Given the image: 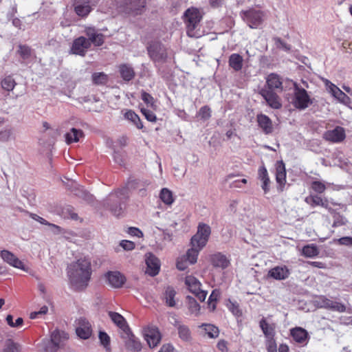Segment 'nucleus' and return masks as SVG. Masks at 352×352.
Returning a JSON list of instances; mask_svg holds the SVG:
<instances>
[{
  "mask_svg": "<svg viewBox=\"0 0 352 352\" xmlns=\"http://www.w3.org/2000/svg\"><path fill=\"white\" fill-rule=\"evenodd\" d=\"M69 286L75 292H82L87 289L91 280L92 269L89 258H79L67 267Z\"/></svg>",
  "mask_w": 352,
  "mask_h": 352,
  "instance_id": "nucleus-1",
  "label": "nucleus"
},
{
  "mask_svg": "<svg viewBox=\"0 0 352 352\" xmlns=\"http://www.w3.org/2000/svg\"><path fill=\"white\" fill-rule=\"evenodd\" d=\"M127 191L126 188L118 189L111 193L105 200V206L113 215L119 217L124 213L128 200Z\"/></svg>",
  "mask_w": 352,
  "mask_h": 352,
  "instance_id": "nucleus-2",
  "label": "nucleus"
},
{
  "mask_svg": "<svg viewBox=\"0 0 352 352\" xmlns=\"http://www.w3.org/2000/svg\"><path fill=\"white\" fill-rule=\"evenodd\" d=\"M146 3V0H115V5L119 11L134 16L144 12Z\"/></svg>",
  "mask_w": 352,
  "mask_h": 352,
  "instance_id": "nucleus-3",
  "label": "nucleus"
},
{
  "mask_svg": "<svg viewBox=\"0 0 352 352\" xmlns=\"http://www.w3.org/2000/svg\"><path fill=\"white\" fill-rule=\"evenodd\" d=\"M201 19L202 15L198 8L190 7L185 11L184 14V21L186 27V33L188 36H195V30Z\"/></svg>",
  "mask_w": 352,
  "mask_h": 352,
  "instance_id": "nucleus-4",
  "label": "nucleus"
},
{
  "mask_svg": "<svg viewBox=\"0 0 352 352\" xmlns=\"http://www.w3.org/2000/svg\"><path fill=\"white\" fill-rule=\"evenodd\" d=\"M241 15L243 21L252 29L259 27L265 20V12L254 8L241 11Z\"/></svg>",
  "mask_w": 352,
  "mask_h": 352,
  "instance_id": "nucleus-5",
  "label": "nucleus"
},
{
  "mask_svg": "<svg viewBox=\"0 0 352 352\" xmlns=\"http://www.w3.org/2000/svg\"><path fill=\"white\" fill-rule=\"evenodd\" d=\"M210 234V227L204 223H199L197 233L191 239L192 246L203 248L206 246Z\"/></svg>",
  "mask_w": 352,
  "mask_h": 352,
  "instance_id": "nucleus-6",
  "label": "nucleus"
},
{
  "mask_svg": "<svg viewBox=\"0 0 352 352\" xmlns=\"http://www.w3.org/2000/svg\"><path fill=\"white\" fill-rule=\"evenodd\" d=\"M312 101L307 91L302 87H299L298 85L294 84V95L293 98V105L299 110L307 109Z\"/></svg>",
  "mask_w": 352,
  "mask_h": 352,
  "instance_id": "nucleus-7",
  "label": "nucleus"
},
{
  "mask_svg": "<svg viewBox=\"0 0 352 352\" xmlns=\"http://www.w3.org/2000/svg\"><path fill=\"white\" fill-rule=\"evenodd\" d=\"M69 338L68 334L64 331L54 330L51 334L50 340L45 346L46 352H56L63 345V342Z\"/></svg>",
  "mask_w": 352,
  "mask_h": 352,
  "instance_id": "nucleus-8",
  "label": "nucleus"
},
{
  "mask_svg": "<svg viewBox=\"0 0 352 352\" xmlns=\"http://www.w3.org/2000/svg\"><path fill=\"white\" fill-rule=\"evenodd\" d=\"M185 285L188 290L193 294L200 301L205 300L207 296V292L201 289V282L192 275L186 276L184 280Z\"/></svg>",
  "mask_w": 352,
  "mask_h": 352,
  "instance_id": "nucleus-9",
  "label": "nucleus"
},
{
  "mask_svg": "<svg viewBox=\"0 0 352 352\" xmlns=\"http://www.w3.org/2000/svg\"><path fill=\"white\" fill-rule=\"evenodd\" d=\"M142 334L151 348L157 346L161 341V333L156 326L148 324L144 327Z\"/></svg>",
  "mask_w": 352,
  "mask_h": 352,
  "instance_id": "nucleus-10",
  "label": "nucleus"
},
{
  "mask_svg": "<svg viewBox=\"0 0 352 352\" xmlns=\"http://www.w3.org/2000/svg\"><path fill=\"white\" fill-rule=\"evenodd\" d=\"M147 49L150 57L154 61H165L168 57L166 49L160 42L151 43Z\"/></svg>",
  "mask_w": 352,
  "mask_h": 352,
  "instance_id": "nucleus-11",
  "label": "nucleus"
},
{
  "mask_svg": "<svg viewBox=\"0 0 352 352\" xmlns=\"http://www.w3.org/2000/svg\"><path fill=\"white\" fill-rule=\"evenodd\" d=\"M76 335L81 339H88L92 334V327L87 319L80 317L76 321Z\"/></svg>",
  "mask_w": 352,
  "mask_h": 352,
  "instance_id": "nucleus-12",
  "label": "nucleus"
},
{
  "mask_svg": "<svg viewBox=\"0 0 352 352\" xmlns=\"http://www.w3.org/2000/svg\"><path fill=\"white\" fill-rule=\"evenodd\" d=\"M317 303L320 307L331 311H338L340 313H342L346 311V307L344 304L332 300L324 296H319Z\"/></svg>",
  "mask_w": 352,
  "mask_h": 352,
  "instance_id": "nucleus-13",
  "label": "nucleus"
},
{
  "mask_svg": "<svg viewBox=\"0 0 352 352\" xmlns=\"http://www.w3.org/2000/svg\"><path fill=\"white\" fill-rule=\"evenodd\" d=\"M92 0H74L73 6L75 13L82 18L87 17L93 10Z\"/></svg>",
  "mask_w": 352,
  "mask_h": 352,
  "instance_id": "nucleus-14",
  "label": "nucleus"
},
{
  "mask_svg": "<svg viewBox=\"0 0 352 352\" xmlns=\"http://www.w3.org/2000/svg\"><path fill=\"white\" fill-rule=\"evenodd\" d=\"M289 335L293 340L301 346H306L309 340V336L306 329L296 327L289 330Z\"/></svg>",
  "mask_w": 352,
  "mask_h": 352,
  "instance_id": "nucleus-15",
  "label": "nucleus"
},
{
  "mask_svg": "<svg viewBox=\"0 0 352 352\" xmlns=\"http://www.w3.org/2000/svg\"><path fill=\"white\" fill-rule=\"evenodd\" d=\"M91 47V43L87 38L81 36L74 39L71 47L72 54L85 56L87 50Z\"/></svg>",
  "mask_w": 352,
  "mask_h": 352,
  "instance_id": "nucleus-16",
  "label": "nucleus"
},
{
  "mask_svg": "<svg viewBox=\"0 0 352 352\" xmlns=\"http://www.w3.org/2000/svg\"><path fill=\"white\" fill-rule=\"evenodd\" d=\"M260 94L271 108L279 109L282 107L281 100L274 91L262 89L260 91Z\"/></svg>",
  "mask_w": 352,
  "mask_h": 352,
  "instance_id": "nucleus-17",
  "label": "nucleus"
},
{
  "mask_svg": "<svg viewBox=\"0 0 352 352\" xmlns=\"http://www.w3.org/2000/svg\"><path fill=\"white\" fill-rule=\"evenodd\" d=\"M346 138L345 131L342 126H336L333 130H328L323 134V138L332 143H340Z\"/></svg>",
  "mask_w": 352,
  "mask_h": 352,
  "instance_id": "nucleus-18",
  "label": "nucleus"
},
{
  "mask_svg": "<svg viewBox=\"0 0 352 352\" xmlns=\"http://www.w3.org/2000/svg\"><path fill=\"white\" fill-rule=\"evenodd\" d=\"M84 32L88 37L87 41H89L91 45L93 44L96 47H100L104 43V35L98 32L96 28L87 27Z\"/></svg>",
  "mask_w": 352,
  "mask_h": 352,
  "instance_id": "nucleus-19",
  "label": "nucleus"
},
{
  "mask_svg": "<svg viewBox=\"0 0 352 352\" xmlns=\"http://www.w3.org/2000/svg\"><path fill=\"white\" fill-rule=\"evenodd\" d=\"M108 284L113 288L122 287L126 282V277L120 272L109 271L105 274Z\"/></svg>",
  "mask_w": 352,
  "mask_h": 352,
  "instance_id": "nucleus-20",
  "label": "nucleus"
},
{
  "mask_svg": "<svg viewBox=\"0 0 352 352\" xmlns=\"http://www.w3.org/2000/svg\"><path fill=\"white\" fill-rule=\"evenodd\" d=\"M122 337L126 340L125 345L127 349L133 351H140L142 345L139 340L129 329V332H124Z\"/></svg>",
  "mask_w": 352,
  "mask_h": 352,
  "instance_id": "nucleus-21",
  "label": "nucleus"
},
{
  "mask_svg": "<svg viewBox=\"0 0 352 352\" xmlns=\"http://www.w3.org/2000/svg\"><path fill=\"white\" fill-rule=\"evenodd\" d=\"M0 256L4 262L7 263L10 265L20 270H25L23 263L19 260L12 252L6 250H3L1 251Z\"/></svg>",
  "mask_w": 352,
  "mask_h": 352,
  "instance_id": "nucleus-22",
  "label": "nucleus"
},
{
  "mask_svg": "<svg viewBox=\"0 0 352 352\" xmlns=\"http://www.w3.org/2000/svg\"><path fill=\"white\" fill-rule=\"evenodd\" d=\"M290 274L289 270L285 265L276 266L269 270L267 276L275 280H282L287 278Z\"/></svg>",
  "mask_w": 352,
  "mask_h": 352,
  "instance_id": "nucleus-23",
  "label": "nucleus"
},
{
  "mask_svg": "<svg viewBox=\"0 0 352 352\" xmlns=\"http://www.w3.org/2000/svg\"><path fill=\"white\" fill-rule=\"evenodd\" d=\"M267 90H276L281 92L283 90V81L280 76L276 74H270L266 78Z\"/></svg>",
  "mask_w": 352,
  "mask_h": 352,
  "instance_id": "nucleus-24",
  "label": "nucleus"
},
{
  "mask_svg": "<svg viewBox=\"0 0 352 352\" xmlns=\"http://www.w3.org/2000/svg\"><path fill=\"white\" fill-rule=\"evenodd\" d=\"M286 175L285 163L282 160L278 161L276 163V181L281 191L283 190L286 184Z\"/></svg>",
  "mask_w": 352,
  "mask_h": 352,
  "instance_id": "nucleus-25",
  "label": "nucleus"
},
{
  "mask_svg": "<svg viewBox=\"0 0 352 352\" xmlns=\"http://www.w3.org/2000/svg\"><path fill=\"white\" fill-rule=\"evenodd\" d=\"M256 122L258 123V126L262 129L265 134L268 135L273 132V123L272 120L267 116L263 113L257 114Z\"/></svg>",
  "mask_w": 352,
  "mask_h": 352,
  "instance_id": "nucleus-26",
  "label": "nucleus"
},
{
  "mask_svg": "<svg viewBox=\"0 0 352 352\" xmlns=\"http://www.w3.org/2000/svg\"><path fill=\"white\" fill-rule=\"evenodd\" d=\"M210 261L214 267L222 270L227 268L230 264V261L227 256L221 252L212 254Z\"/></svg>",
  "mask_w": 352,
  "mask_h": 352,
  "instance_id": "nucleus-27",
  "label": "nucleus"
},
{
  "mask_svg": "<svg viewBox=\"0 0 352 352\" xmlns=\"http://www.w3.org/2000/svg\"><path fill=\"white\" fill-rule=\"evenodd\" d=\"M108 315L112 322L122 331V333L129 331L130 327L121 314L114 311H109Z\"/></svg>",
  "mask_w": 352,
  "mask_h": 352,
  "instance_id": "nucleus-28",
  "label": "nucleus"
},
{
  "mask_svg": "<svg viewBox=\"0 0 352 352\" xmlns=\"http://www.w3.org/2000/svg\"><path fill=\"white\" fill-rule=\"evenodd\" d=\"M146 264L147 265L146 272L148 274L155 276L159 273L160 268V261L154 255L149 254L146 259Z\"/></svg>",
  "mask_w": 352,
  "mask_h": 352,
  "instance_id": "nucleus-29",
  "label": "nucleus"
},
{
  "mask_svg": "<svg viewBox=\"0 0 352 352\" xmlns=\"http://www.w3.org/2000/svg\"><path fill=\"white\" fill-rule=\"evenodd\" d=\"M305 202L314 208L322 206L324 208H329V201L327 198H322L318 195H310L305 198Z\"/></svg>",
  "mask_w": 352,
  "mask_h": 352,
  "instance_id": "nucleus-30",
  "label": "nucleus"
},
{
  "mask_svg": "<svg viewBox=\"0 0 352 352\" xmlns=\"http://www.w3.org/2000/svg\"><path fill=\"white\" fill-rule=\"evenodd\" d=\"M258 179L262 181V189L266 194L270 191V179L267 170L264 165L259 167L258 170Z\"/></svg>",
  "mask_w": 352,
  "mask_h": 352,
  "instance_id": "nucleus-31",
  "label": "nucleus"
},
{
  "mask_svg": "<svg viewBox=\"0 0 352 352\" xmlns=\"http://www.w3.org/2000/svg\"><path fill=\"white\" fill-rule=\"evenodd\" d=\"M120 76L124 81L133 80L135 76L133 68L129 64H121L118 67Z\"/></svg>",
  "mask_w": 352,
  "mask_h": 352,
  "instance_id": "nucleus-32",
  "label": "nucleus"
},
{
  "mask_svg": "<svg viewBox=\"0 0 352 352\" xmlns=\"http://www.w3.org/2000/svg\"><path fill=\"white\" fill-rule=\"evenodd\" d=\"M259 325L267 340L274 339L276 328L274 323L270 324L265 318H263L261 320Z\"/></svg>",
  "mask_w": 352,
  "mask_h": 352,
  "instance_id": "nucleus-33",
  "label": "nucleus"
},
{
  "mask_svg": "<svg viewBox=\"0 0 352 352\" xmlns=\"http://www.w3.org/2000/svg\"><path fill=\"white\" fill-rule=\"evenodd\" d=\"M243 58L239 54H232L228 60L229 66L235 72L240 71L243 67Z\"/></svg>",
  "mask_w": 352,
  "mask_h": 352,
  "instance_id": "nucleus-34",
  "label": "nucleus"
},
{
  "mask_svg": "<svg viewBox=\"0 0 352 352\" xmlns=\"http://www.w3.org/2000/svg\"><path fill=\"white\" fill-rule=\"evenodd\" d=\"M84 133L82 130L72 128L68 133L65 134L66 142L70 144L74 142H78L80 138L83 137Z\"/></svg>",
  "mask_w": 352,
  "mask_h": 352,
  "instance_id": "nucleus-35",
  "label": "nucleus"
},
{
  "mask_svg": "<svg viewBox=\"0 0 352 352\" xmlns=\"http://www.w3.org/2000/svg\"><path fill=\"white\" fill-rule=\"evenodd\" d=\"M320 254V251L316 244H308L302 247L301 254L306 258H314Z\"/></svg>",
  "mask_w": 352,
  "mask_h": 352,
  "instance_id": "nucleus-36",
  "label": "nucleus"
},
{
  "mask_svg": "<svg viewBox=\"0 0 352 352\" xmlns=\"http://www.w3.org/2000/svg\"><path fill=\"white\" fill-rule=\"evenodd\" d=\"M21 346L20 344L14 342L12 338L7 339L2 349V352H21Z\"/></svg>",
  "mask_w": 352,
  "mask_h": 352,
  "instance_id": "nucleus-37",
  "label": "nucleus"
},
{
  "mask_svg": "<svg viewBox=\"0 0 352 352\" xmlns=\"http://www.w3.org/2000/svg\"><path fill=\"white\" fill-rule=\"evenodd\" d=\"M210 338H217L219 335V329L217 327L211 324H202L199 326Z\"/></svg>",
  "mask_w": 352,
  "mask_h": 352,
  "instance_id": "nucleus-38",
  "label": "nucleus"
},
{
  "mask_svg": "<svg viewBox=\"0 0 352 352\" xmlns=\"http://www.w3.org/2000/svg\"><path fill=\"white\" fill-rule=\"evenodd\" d=\"M176 295V292L173 287H168L166 288L164 293V299L166 301V305L168 307H173L175 305V297Z\"/></svg>",
  "mask_w": 352,
  "mask_h": 352,
  "instance_id": "nucleus-39",
  "label": "nucleus"
},
{
  "mask_svg": "<svg viewBox=\"0 0 352 352\" xmlns=\"http://www.w3.org/2000/svg\"><path fill=\"white\" fill-rule=\"evenodd\" d=\"M202 248H199V247H192V248L189 249L186 256H184L185 258L189 262L190 264H194L197 262V257L199 255V251Z\"/></svg>",
  "mask_w": 352,
  "mask_h": 352,
  "instance_id": "nucleus-40",
  "label": "nucleus"
},
{
  "mask_svg": "<svg viewBox=\"0 0 352 352\" xmlns=\"http://www.w3.org/2000/svg\"><path fill=\"white\" fill-rule=\"evenodd\" d=\"M124 117L127 120H131L137 126L138 129H141L143 128V124L140 117L133 111H127L124 114Z\"/></svg>",
  "mask_w": 352,
  "mask_h": 352,
  "instance_id": "nucleus-41",
  "label": "nucleus"
},
{
  "mask_svg": "<svg viewBox=\"0 0 352 352\" xmlns=\"http://www.w3.org/2000/svg\"><path fill=\"white\" fill-rule=\"evenodd\" d=\"M329 87L332 95L340 101L344 102L346 99L349 98L347 95L334 84L331 83Z\"/></svg>",
  "mask_w": 352,
  "mask_h": 352,
  "instance_id": "nucleus-42",
  "label": "nucleus"
},
{
  "mask_svg": "<svg viewBox=\"0 0 352 352\" xmlns=\"http://www.w3.org/2000/svg\"><path fill=\"white\" fill-rule=\"evenodd\" d=\"M160 197V199L166 205H171L174 201L173 192L166 188L162 189Z\"/></svg>",
  "mask_w": 352,
  "mask_h": 352,
  "instance_id": "nucleus-43",
  "label": "nucleus"
},
{
  "mask_svg": "<svg viewBox=\"0 0 352 352\" xmlns=\"http://www.w3.org/2000/svg\"><path fill=\"white\" fill-rule=\"evenodd\" d=\"M91 78L93 83L97 85H104L108 82V76L104 72H95Z\"/></svg>",
  "mask_w": 352,
  "mask_h": 352,
  "instance_id": "nucleus-44",
  "label": "nucleus"
},
{
  "mask_svg": "<svg viewBox=\"0 0 352 352\" xmlns=\"http://www.w3.org/2000/svg\"><path fill=\"white\" fill-rule=\"evenodd\" d=\"M177 330L179 336L182 340L184 341H188L191 339V333L187 326L179 324L177 327Z\"/></svg>",
  "mask_w": 352,
  "mask_h": 352,
  "instance_id": "nucleus-45",
  "label": "nucleus"
},
{
  "mask_svg": "<svg viewBox=\"0 0 352 352\" xmlns=\"http://www.w3.org/2000/svg\"><path fill=\"white\" fill-rule=\"evenodd\" d=\"M99 340L101 343V344L104 346L105 350L107 352L111 351V346H110V337L104 331H100L99 332Z\"/></svg>",
  "mask_w": 352,
  "mask_h": 352,
  "instance_id": "nucleus-46",
  "label": "nucleus"
},
{
  "mask_svg": "<svg viewBox=\"0 0 352 352\" xmlns=\"http://www.w3.org/2000/svg\"><path fill=\"white\" fill-rule=\"evenodd\" d=\"M311 188L315 192L322 194L326 190L327 187L323 182L314 181L311 183Z\"/></svg>",
  "mask_w": 352,
  "mask_h": 352,
  "instance_id": "nucleus-47",
  "label": "nucleus"
},
{
  "mask_svg": "<svg viewBox=\"0 0 352 352\" xmlns=\"http://www.w3.org/2000/svg\"><path fill=\"white\" fill-rule=\"evenodd\" d=\"M220 295L221 292L219 289H214L210 294L208 298V305L209 307H212V310L216 309V304Z\"/></svg>",
  "mask_w": 352,
  "mask_h": 352,
  "instance_id": "nucleus-48",
  "label": "nucleus"
},
{
  "mask_svg": "<svg viewBox=\"0 0 352 352\" xmlns=\"http://www.w3.org/2000/svg\"><path fill=\"white\" fill-rule=\"evenodd\" d=\"M16 85L15 80L11 76H7L1 81V87L6 91H12Z\"/></svg>",
  "mask_w": 352,
  "mask_h": 352,
  "instance_id": "nucleus-49",
  "label": "nucleus"
},
{
  "mask_svg": "<svg viewBox=\"0 0 352 352\" xmlns=\"http://www.w3.org/2000/svg\"><path fill=\"white\" fill-rule=\"evenodd\" d=\"M18 53L23 59H28L31 56L32 50L26 45H19Z\"/></svg>",
  "mask_w": 352,
  "mask_h": 352,
  "instance_id": "nucleus-50",
  "label": "nucleus"
},
{
  "mask_svg": "<svg viewBox=\"0 0 352 352\" xmlns=\"http://www.w3.org/2000/svg\"><path fill=\"white\" fill-rule=\"evenodd\" d=\"M141 98L148 106H150L152 108L156 107V105L155 104V99L150 94L142 91L141 93Z\"/></svg>",
  "mask_w": 352,
  "mask_h": 352,
  "instance_id": "nucleus-51",
  "label": "nucleus"
},
{
  "mask_svg": "<svg viewBox=\"0 0 352 352\" xmlns=\"http://www.w3.org/2000/svg\"><path fill=\"white\" fill-rule=\"evenodd\" d=\"M6 321L10 327L13 328H19L23 324V319L22 318H18L15 322H13V316L10 314L6 316Z\"/></svg>",
  "mask_w": 352,
  "mask_h": 352,
  "instance_id": "nucleus-52",
  "label": "nucleus"
},
{
  "mask_svg": "<svg viewBox=\"0 0 352 352\" xmlns=\"http://www.w3.org/2000/svg\"><path fill=\"white\" fill-rule=\"evenodd\" d=\"M187 298L188 300V309L190 312L192 314H197L200 310V305L194 298L188 296Z\"/></svg>",
  "mask_w": 352,
  "mask_h": 352,
  "instance_id": "nucleus-53",
  "label": "nucleus"
},
{
  "mask_svg": "<svg viewBox=\"0 0 352 352\" xmlns=\"http://www.w3.org/2000/svg\"><path fill=\"white\" fill-rule=\"evenodd\" d=\"M198 116L203 120H208L211 117V109L208 105L200 108Z\"/></svg>",
  "mask_w": 352,
  "mask_h": 352,
  "instance_id": "nucleus-54",
  "label": "nucleus"
},
{
  "mask_svg": "<svg viewBox=\"0 0 352 352\" xmlns=\"http://www.w3.org/2000/svg\"><path fill=\"white\" fill-rule=\"evenodd\" d=\"M63 213L66 218L73 220L78 219V214L74 212V208L72 206H67L66 208H63Z\"/></svg>",
  "mask_w": 352,
  "mask_h": 352,
  "instance_id": "nucleus-55",
  "label": "nucleus"
},
{
  "mask_svg": "<svg viewBox=\"0 0 352 352\" xmlns=\"http://www.w3.org/2000/svg\"><path fill=\"white\" fill-rule=\"evenodd\" d=\"M227 307L233 314L236 316L241 315V311L240 310L239 305L236 302H232L229 300Z\"/></svg>",
  "mask_w": 352,
  "mask_h": 352,
  "instance_id": "nucleus-56",
  "label": "nucleus"
},
{
  "mask_svg": "<svg viewBox=\"0 0 352 352\" xmlns=\"http://www.w3.org/2000/svg\"><path fill=\"white\" fill-rule=\"evenodd\" d=\"M141 112L148 121L151 122H155L157 121V117L155 114L151 110L142 108L141 109Z\"/></svg>",
  "mask_w": 352,
  "mask_h": 352,
  "instance_id": "nucleus-57",
  "label": "nucleus"
},
{
  "mask_svg": "<svg viewBox=\"0 0 352 352\" xmlns=\"http://www.w3.org/2000/svg\"><path fill=\"white\" fill-rule=\"evenodd\" d=\"M30 217L33 219L38 221L40 223H41L43 225H46V226H51V227H53V228H59V227L58 226H56L55 224L49 223L45 219H43V217H41L40 216H38V215H37L36 214H30Z\"/></svg>",
  "mask_w": 352,
  "mask_h": 352,
  "instance_id": "nucleus-58",
  "label": "nucleus"
},
{
  "mask_svg": "<svg viewBox=\"0 0 352 352\" xmlns=\"http://www.w3.org/2000/svg\"><path fill=\"white\" fill-rule=\"evenodd\" d=\"M187 260L184 258H179L177 261L176 267L180 271H184L188 267Z\"/></svg>",
  "mask_w": 352,
  "mask_h": 352,
  "instance_id": "nucleus-59",
  "label": "nucleus"
},
{
  "mask_svg": "<svg viewBox=\"0 0 352 352\" xmlns=\"http://www.w3.org/2000/svg\"><path fill=\"white\" fill-rule=\"evenodd\" d=\"M120 245L125 250H132L135 248V243L128 240L121 241Z\"/></svg>",
  "mask_w": 352,
  "mask_h": 352,
  "instance_id": "nucleus-60",
  "label": "nucleus"
},
{
  "mask_svg": "<svg viewBox=\"0 0 352 352\" xmlns=\"http://www.w3.org/2000/svg\"><path fill=\"white\" fill-rule=\"evenodd\" d=\"M338 243L345 246H352V237L343 236L338 240Z\"/></svg>",
  "mask_w": 352,
  "mask_h": 352,
  "instance_id": "nucleus-61",
  "label": "nucleus"
},
{
  "mask_svg": "<svg viewBox=\"0 0 352 352\" xmlns=\"http://www.w3.org/2000/svg\"><path fill=\"white\" fill-rule=\"evenodd\" d=\"M267 352L277 351V346L274 338L267 340Z\"/></svg>",
  "mask_w": 352,
  "mask_h": 352,
  "instance_id": "nucleus-62",
  "label": "nucleus"
},
{
  "mask_svg": "<svg viewBox=\"0 0 352 352\" xmlns=\"http://www.w3.org/2000/svg\"><path fill=\"white\" fill-rule=\"evenodd\" d=\"M217 347L221 352H228V342L225 340H220L217 344Z\"/></svg>",
  "mask_w": 352,
  "mask_h": 352,
  "instance_id": "nucleus-63",
  "label": "nucleus"
},
{
  "mask_svg": "<svg viewBox=\"0 0 352 352\" xmlns=\"http://www.w3.org/2000/svg\"><path fill=\"white\" fill-rule=\"evenodd\" d=\"M128 233L131 236L142 237L143 236L142 232L138 228L131 227L128 230Z\"/></svg>",
  "mask_w": 352,
  "mask_h": 352,
  "instance_id": "nucleus-64",
  "label": "nucleus"
}]
</instances>
